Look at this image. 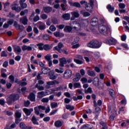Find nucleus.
<instances>
[{"label": "nucleus", "instance_id": "20", "mask_svg": "<svg viewBox=\"0 0 129 129\" xmlns=\"http://www.w3.org/2000/svg\"><path fill=\"white\" fill-rule=\"evenodd\" d=\"M71 17V15L69 13H66L62 15V18L65 21H69V20H70Z\"/></svg>", "mask_w": 129, "mask_h": 129}, {"label": "nucleus", "instance_id": "15", "mask_svg": "<svg viewBox=\"0 0 129 129\" xmlns=\"http://www.w3.org/2000/svg\"><path fill=\"white\" fill-rule=\"evenodd\" d=\"M98 24V19L96 18H94L91 20V25L93 27H95Z\"/></svg>", "mask_w": 129, "mask_h": 129}, {"label": "nucleus", "instance_id": "50", "mask_svg": "<svg viewBox=\"0 0 129 129\" xmlns=\"http://www.w3.org/2000/svg\"><path fill=\"white\" fill-rule=\"evenodd\" d=\"M62 89V86H59L58 87H56L55 88V90L54 89H51V91H53V92H54V91H60V90H61Z\"/></svg>", "mask_w": 129, "mask_h": 129}, {"label": "nucleus", "instance_id": "11", "mask_svg": "<svg viewBox=\"0 0 129 129\" xmlns=\"http://www.w3.org/2000/svg\"><path fill=\"white\" fill-rule=\"evenodd\" d=\"M23 111L25 112V114L29 116V115H31V113L34 111V109L33 108L28 109L24 108H23Z\"/></svg>", "mask_w": 129, "mask_h": 129}, {"label": "nucleus", "instance_id": "41", "mask_svg": "<svg viewBox=\"0 0 129 129\" xmlns=\"http://www.w3.org/2000/svg\"><path fill=\"white\" fill-rule=\"evenodd\" d=\"M109 13H112L114 11V7H111V5H108L107 7Z\"/></svg>", "mask_w": 129, "mask_h": 129}, {"label": "nucleus", "instance_id": "42", "mask_svg": "<svg viewBox=\"0 0 129 129\" xmlns=\"http://www.w3.org/2000/svg\"><path fill=\"white\" fill-rule=\"evenodd\" d=\"M93 83L94 85H98V83H99V79L95 78L93 81Z\"/></svg>", "mask_w": 129, "mask_h": 129}, {"label": "nucleus", "instance_id": "54", "mask_svg": "<svg viewBox=\"0 0 129 129\" xmlns=\"http://www.w3.org/2000/svg\"><path fill=\"white\" fill-rule=\"evenodd\" d=\"M118 6H119V8H120V9H123L125 8V5L123 3H120V4H119Z\"/></svg>", "mask_w": 129, "mask_h": 129}, {"label": "nucleus", "instance_id": "43", "mask_svg": "<svg viewBox=\"0 0 129 129\" xmlns=\"http://www.w3.org/2000/svg\"><path fill=\"white\" fill-rule=\"evenodd\" d=\"M66 108L71 111L74 109V106H71V105H66Z\"/></svg>", "mask_w": 129, "mask_h": 129}, {"label": "nucleus", "instance_id": "18", "mask_svg": "<svg viewBox=\"0 0 129 129\" xmlns=\"http://www.w3.org/2000/svg\"><path fill=\"white\" fill-rule=\"evenodd\" d=\"M28 99H30L31 101H36V95L35 94H34V93H30V95L28 96Z\"/></svg>", "mask_w": 129, "mask_h": 129}, {"label": "nucleus", "instance_id": "2", "mask_svg": "<svg viewBox=\"0 0 129 129\" xmlns=\"http://www.w3.org/2000/svg\"><path fill=\"white\" fill-rule=\"evenodd\" d=\"M88 47L94 49H98V48L101 47V42L97 40L92 41L88 43Z\"/></svg>", "mask_w": 129, "mask_h": 129}, {"label": "nucleus", "instance_id": "6", "mask_svg": "<svg viewBox=\"0 0 129 129\" xmlns=\"http://www.w3.org/2000/svg\"><path fill=\"white\" fill-rule=\"evenodd\" d=\"M104 43L106 44H108V45H114L115 44H116V40L111 37L108 38V39H106L104 41Z\"/></svg>", "mask_w": 129, "mask_h": 129}, {"label": "nucleus", "instance_id": "17", "mask_svg": "<svg viewBox=\"0 0 129 129\" xmlns=\"http://www.w3.org/2000/svg\"><path fill=\"white\" fill-rule=\"evenodd\" d=\"M67 61H66V58L62 57L59 59V66L60 67H64V64H66Z\"/></svg>", "mask_w": 129, "mask_h": 129}, {"label": "nucleus", "instance_id": "21", "mask_svg": "<svg viewBox=\"0 0 129 129\" xmlns=\"http://www.w3.org/2000/svg\"><path fill=\"white\" fill-rule=\"evenodd\" d=\"M72 29H73L72 27L70 26H66L63 29V31L66 33H70V32L72 31Z\"/></svg>", "mask_w": 129, "mask_h": 129}, {"label": "nucleus", "instance_id": "62", "mask_svg": "<svg viewBox=\"0 0 129 129\" xmlns=\"http://www.w3.org/2000/svg\"><path fill=\"white\" fill-rule=\"evenodd\" d=\"M75 58H76V59H79L80 60H83V57L80 55H75Z\"/></svg>", "mask_w": 129, "mask_h": 129}, {"label": "nucleus", "instance_id": "38", "mask_svg": "<svg viewBox=\"0 0 129 129\" xmlns=\"http://www.w3.org/2000/svg\"><path fill=\"white\" fill-rule=\"evenodd\" d=\"M52 48V46L51 45H49V44H45L44 45L43 50H45V51H49V50H51Z\"/></svg>", "mask_w": 129, "mask_h": 129}, {"label": "nucleus", "instance_id": "44", "mask_svg": "<svg viewBox=\"0 0 129 129\" xmlns=\"http://www.w3.org/2000/svg\"><path fill=\"white\" fill-rule=\"evenodd\" d=\"M75 88H81V84L80 83H75L74 84Z\"/></svg>", "mask_w": 129, "mask_h": 129}, {"label": "nucleus", "instance_id": "5", "mask_svg": "<svg viewBox=\"0 0 129 129\" xmlns=\"http://www.w3.org/2000/svg\"><path fill=\"white\" fill-rule=\"evenodd\" d=\"M73 72L71 70H66L63 74V79H70L72 77Z\"/></svg>", "mask_w": 129, "mask_h": 129}, {"label": "nucleus", "instance_id": "32", "mask_svg": "<svg viewBox=\"0 0 129 129\" xmlns=\"http://www.w3.org/2000/svg\"><path fill=\"white\" fill-rule=\"evenodd\" d=\"M49 71H50V69L48 68H43L42 69V72L43 74H48Z\"/></svg>", "mask_w": 129, "mask_h": 129}, {"label": "nucleus", "instance_id": "22", "mask_svg": "<svg viewBox=\"0 0 129 129\" xmlns=\"http://www.w3.org/2000/svg\"><path fill=\"white\" fill-rule=\"evenodd\" d=\"M20 126L22 129H32V127L26 126L24 122H21Z\"/></svg>", "mask_w": 129, "mask_h": 129}, {"label": "nucleus", "instance_id": "31", "mask_svg": "<svg viewBox=\"0 0 129 129\" xmlns=\"http://www.w3.org/2000/svg\"><path fill=\"white\" fill-rule=\"evenodd\" d=\"M107 90L109 92L110 96L111 97H113V96H114V91L112 89H111V88H108Z\"/></svg>", "mask_w": 129, "mask_h": 129}, {"label": "nucleus", "instance_id": "16", "mask_svg": "<svg viewBox=\"0 0 129 129\" xmlns=\"http://www.w3.org/2000/svg\"><path fill=\"white\" fill-rule=\"evenodd\" d=\"M14 26L17 30H25V27L23 26L19 25L17 22H14Z\"/></svg>", "mask_w": 129, "mask_h": 129}, {"label": "nucleus", "instance_id": "3", "mask_svg": "<svg viewBox=\"0 0 129 129\" xmlns=\"http://www.w3.org/2000/svg\"><path fill=\"white\" fill-rule=\"evenodd\" d=\"M20 98V96L18 94H13L11 95L8 98H7V101L8 104H11L14 101L18 100Z\"/></svg>", "mask_w": 129, "mask_h": 129}, {"label": "nucleus", "instance_id": "55", "mask_svg": "<svg viewBox=\"0 0 129 129\" xmlns=\"http://www.w3.org/2000/svg\"><path fill=\"white\" fill-rule=\"evenodd\" d=\"M1 57H8V54H7V52H6V51H2Z\"/></svg>", "mask_w": 129, "mask_h": 129}, {"label": "nucleus", "instance_id": "36", "mask_svg": "<svg viewBox=\"0 0 129 129\" xmlns=\"http://www.w3.org/2000/svg\"><path fill=\"white\" fill-rule=\"evenodd\" d=\"M54 35L55 37H59V38H61L62 37H64V34L61 33L59 32H55L54 33Z\"/></svg>", "mask_w": 129, "mask_h": 129}, {"label": "nucleus", "instance_id": "61", "mask_svg": "<svg viewBox=\"0 0 129 129\" xmlns=\"http://www.w3.org/2000/svg\"><path fill=\"white\" fill-rule=\"evenodd\" d=\"M21 8H22V9H26V8H27V5L26 3H21L20 4Z\"/></svg>", "mask_w": 129, "mask_h": 129}, {"label": "nucleus", "instance_id": "60", "mask_svg": "<svg viewBox=\"0 0 129 129\" xmlns=\"http://www.w3.org/2000/svg\"><path fill=\"white\" fill-rule=\"evenodd\" d=\"M40 20V17H39V15H37L33 18L34 22H38Z\"/></svg>", "mask_w": 129, "mask_h": 129}, {"label": "nucleus", "instance_id": "45", "mask_svg": "<svg viewBox=\"0 0 129 129\" xmlns=\"http://www.w3.org/2000/svg\"><path fill=\"white\" fill-rule=\"evenodd\" d=\"M71 14L72 15L73 17H75V18H79V13L78 12H72Z\"/></svg>", "mask_w": 129, "mask_h": 129}, {"label": "nucleus", "instance_id": "4", "mask_svg": "<svg viewBox=\"0 0 129 129\" xmlns=\"http://www.w3.org/2000/svg\"><path fill=\"white\" fill-rule=\"evenodd\" d=\"M46 107L45 106L39 105L34 107V111L36 115H40V112H42V110H45Z\"/></svg>", "mask_w": 129, "mask_h": 129}, {"label": "nucleus", "instance_id": "59", "mask_svg": "<svg viewBox=\"0 0 129 129\" xmlns=\"http://www.w3.org/2000/svg\"><path fill=\"white\" fill-rule=\"evenodd\" d=\"M41 18L42 20H46L48 18V16L45 14H43L41 15Z\"/></svg>", "mask_w": 129, "mask_h": 129}, {"label": "nucleus", "instance_id": "46", "mask_svg": "<svg viewBox=\"0 0 129 129\" xmlns=\"http://www.w3.org/2000/svg\"><path fill=\"white\" fill-rule=\"evenodd\" d=\"M76 94H81L82 95H84V93L82 92V90L81 89H78L76 91Z\"/></svg>", "mask_w": 129, "mask_h": 129}, {"label": "nucleus", "instance_id": "52", "mask_svg": "<svg viewBox=\"0 0 129 129\" xmlns=\"http://www.w3.org/2000/svg\"><path fill=\"white\" fill-rule=\"evenodd\" d=\"M42 102L44 103H48L49 102V98H43L41 100Z\"/></svg>", "mask_w": 129, "mask_h": 129}, {"label": "nucleus", "instance_id": "28", "mask_svg": "<svg viewBox=\"0 0 129 129\" xmlns=\"http://www.w3.org/2000/svg\"><path fill=\"white\" fill-rule=\"evenodd\" d=\"M49 79H50L51 80H54L56 79V78H57V77L55 76V75L54 74V73L50 72L49 74Z\"/></svg>", "mask_w": 129, "mask_h": 129}, {"label": "nucleus", "instance_id": "58", "mask_svg": "<svg viewBox=\"0 0 129 129\" xmlns=\"http://www.w3.org/2000/svg\"><path fill=\"white\" fill-rule=\"evenodd\" d=\"M52 23L54 24V25H57L58 24V20L56 18H53L52 19Z\"/></svg>", "mask_w": 129, "mask_h": 129}, {"label": "nucleus", "instance_id": "23", "mask_svg": "<svg viewBox=\"0 0 129 129\" xmlns=\"http://www.w3.org/2000/svg\"><path fill=\"white\" fill-rule=\"evenodd\" d=\"M52 10H53L52 7H43L44 12L45 13H46L47 14H48V13H50V12H51Z\"/></svg>", "mask_w": 129, "mask_h": 129}, {"label": "nucleus", "instance_id": "25", "mask_svg": "<svg viewBox=\"0 0 129 129\" xmlns=\"http://www.w3.org/2000/svg\"><path fill=\"white\" fill-rule=\"evenodd\" d=\"M87 73H88V75H89V76H91L92 77H94L96 75L95 72H94V71H93L91 70H88Z\"/></svg>", "mask_w": 129, "mask_h": 129}, {"label": "nucleus", "instance_id": "33", "mask_svg": "<svg viewBox=\"0 0 129 129\" xmlns=\"http://www.w3.org/2000/svg\"><path fill=\"white\" fill-rule=\"evenodd\" d=\"M93 128V126L87 124L84 125L82 127V129H92Z\"/></svg>", "mask_w": 129, "mask_h": 129}, {"label": "nucleus", "instance_id": "1", "mask_svg": "<svg viewBox=\"0 0 129 129\" xmlns=\"http://www.w3.org/2000/svg\"><path fill=\"white\" fill-rule=\"evenodd\" d=\"M99 30L103 35H107L108 33L111 34V27L110 26L101 25L99 27Z\"/></svg>", "mask_w": 129, "mask_h": 129}, {"label": "nucleus", "instance_id": "47", "mask_svg": "<svg viewBox=\"0 0 129 129\" xmlns=\"http://www.w3.org/2000/svg\"><path fill=\"white\" fill-rule=\"evenodd\" d=\"M21 116H22V113L19 111H16L15 113V117L17 118H20Z\"/></svg>", "mask_w": 129, "mask_h": 129}, {"label": "nucleus", "instance_id": "49", "mask_svg": "<svg viewBox=\"0 0 129 129\" xmlns=\"http://www.w3.org/2000/svg\"><path fill=\"white\" fill-rule=\"evenodd\" d=\"M91 92H92V89L90 87L87 90H85V93H91Z\"/></svg>", "mask_w": 129, "mask_h": 129}, {"label": "nucleus", "instance_id": "7", "mask_svg": "<svg viewBox=\"0 0 129 129\" xmlns=\"http://www.w3.org/2000/svg\"><path fill=\"white\" fill-rule=\"evenodd\" d=\"M59 82L54 80V81H48L46 82V85L45 86L46 88H50L51 87V86L52 85H57L59 84Z\"/></svg>", "mask_w": 129, "mask_h": 129}, {"label": "nucleus", "instance_id": "39", "mask_svg": "<svg viewBox=\"0 0 129 129\" xmlns=\"http://www.w3.org/2000/svg\"><path fill=\"white\" fill-rule=\"evenodd\" d=\"M19 84L20 86H26L27 85V82H26V79H23L20 82Z\"/></svg>", "mask_w": 129, "mask_h": 129}, {"label": "nucleus", "instance_id": "9", "mask_svg": "<svg viewBox=\"0 0 129 129\" xmlns=\"http://www.w3.org/2000/svg\"><path fill=\"white\" fill-rule=\"evenodd\" d=\"M12 10L13 11H16L17 13H20L22 11V8L17 4H13L12 5Z\"/></svg>", "mask_w": 129, "mask_h": 129}, {"label": "nucleus", "instance_id": "12", "mask_svg": "<svg viewBox=\"0 0 129 129\" xmlns=\"http://www.w3.org/2000/svg\"><path fill=\"white\" fill-rule=\"evenodd\" d=\"M62 48H63V44L61 42L59 43L58 45L54 47V49L58 51L59 53H62L63 50H62Z\"/></svg>", "mask_w": 129, "mask_h": 129}, {"label": "nucleus", "instance_id": "40", "mask_svg": "<svg viewBox=\"0 0 129 129\" xmlns=\"http://www.w3.org/2000/svg\"><path fill=\"white\" fill-rule=\"evenodd\" d=\"M35 87L37 88L40 91L44 90V89H45L43 86H41V85L39 84H36Z\"/></svg>", "mask_w": 129, "mask_h": 129}, {"label": "nucleus", "instance_id": "29", "mask_svg": "<svg viewBox=\"0 0 129 129\" xmlns=\"http://www.w3.org/2000/svg\"><path fill=\"white\" fill-rule=\"evenodd\" d=\"M31 120H32L33 124H36V125H39V122H38V121H37V118H36V116H33Z\"/></svg>", "mask_w": 129, "mask_h": 129}, {"label": "nucleus", "instance_id": "19", "mask_svg": "<svg viewBox=\"0 0 129 129\" xmlns=\"http://www.w3.org/2000/svg\"><path fill=\"white\" fill-rule=\"evenodd\" d=\"M14 51L16 53V54H20L22 52V49L20 46H15L14 47Z\"/></svg>", "mask_w": 129, "mask_h": 129}, {"label": "nucleus", "instance_id": "35", "mask_svg": "<svg viewBox=\"0 0 129 129\" xmlns=\"http://www.w3.org/2000/svg\"><path fill=\"white\" fill-rule=\"evenodd\" d=\"M50 106H51V108L52 109L54 108H56L58 107V103L55 102H51L50 103Z\"/></svg>", "mask_w": 129, "mask_h": 129}, {"label": "nucleus", "instance_id": "63", "mask_svg": "<svg viewBox=\"0 0 129 129\" xmlns=\"http://www.w3.org/2000/svg\"><path fill=\"white\" fill-rule=\"evenodd\" d=\"M9 79L11 81V82H14L15 81V77L13 75L10 76Z\"/></svg>", "mask_w": 129, "mask_h": 129}, {"label": "nucleus", "instance_id": "30", "mask_svg": "<svg viewBox=\"0 0 129 129\" xmlns=\"http://www.w3.org/2000/svg\"><path fill=\"white\" fill-rule=\"evenodd\" d=\"M36 46H38L39 50H40V51H43V50H44V44L43 43H38L36 44Z\"/></svg>", "mask_w": 129, "mask_h": 129}, {"label": "nucleus", "instance_id": "27", "mask_svg": "<svg viewBox=\"0 0 129 129\" xmlns=\"http://www.w3.org/2000/svg\"><path fill=\"white\" fill-rule=\"evenodd\" d=\"M44 96H46V94H45V92H39L37 93V97L38 98H42L44 97Z\"/></svg>", "mask_w": 129, "mask_h": 129}, {"label": "nucleus", "instance_id": "57", "mask_svg": "<svg viewBox=\"0 0 129 129\" xmlns=\"http://www.w3.org/2000/svg\"><path fill=\"white\" fill-rule=\"evenodd\" d=\"M64 103H67V104L71 102V100L67 98H64Z\"/></svg>", "mask_w": 129, "mask_h": 129}, {"label": "nucleus", "instance_id": "26", "mask_svg": "<svg viewBox=\"0 0 129 129\" xmlns=\"http://www.w3.org/2000/svg\"><path fill=\"white\" fill-rule=\"evenodd\" d=\"M55 72H56V73H58L59 74H62V73H64V69H63V68L55 69Z\"/></svg>", "mask_w": 129, "mask_h": 129}, {"label": "nucleus", "instance_id": "53", "mask_svg": "<svg viewBox=\"0 0 129 129\" xmlns=\"http://www.w3.org/2000/svg\"><path fill=\"white\" fill-rule=\"evenodd\" d=\"M49 30H50V31H52V32H54L56 31V27H55V26L52 25L49 27Z\"/></svg>", "mask_w": 129, "mask_h": 129}, {"label": "nucleus", "instance_id": "8", "mask_svg": "<svg viewBox=\"0 0 129 129\" xmlns=\"http://www.w3.org/2000/svg\"><path fill=\"white\" fill-rule=\"evenodd\" d=\"M35 47V45L33 44L30 45V46L23 45L22 46V49L23 51H32L33 47Z\"/></svg>", "mask_w": 129, "mask_h": 129}, {"label": "nucleus", "instance_id": "37", "mask_svg": "<svg viewBox=\"0 0 129 129\" xmlns=\"http://www.w3.org/2000/svg\"><path fill=\"white\" fill-rule=\"evenodd\" d=\"M74 61L76 63V64H78L79 65H82L84 62L82 60H80V59H77L76 58H74Z\"/></svg>", "mask_w": 129, "mask_h": 129}, {"label": "nucleus", "instance_id": "34", "mask_svg": "<svg viewBox=\"0 0 129 129\" xmlns=\"http://www.w3.org/2000/svg\"><path fill=\"white\" fill-rule=\"evenodd\" d=\"M44 59L46 60V61H51L52 60V55L51 54H48L44 56Z\"/></svg>", "mask_w": 129, "mask_h": 129}, {"label": "nucleus", "instance_id": "64", "mask_svg": "<svg viewBox=\"0 0 129 129\" xmlns=\"http://www.w3.org/2000/svg\"><path fill=\"white\" fill-rule=\"evenodd\" d=\"M58 111V109H55L52 110L49 114V115H54V114H56V112Z\"/></svg>", "mask_w": 129, "mask_h": 129}, {"label": "nucleus", "instance_id": "14", "mask_svg": "<svg viewBox=\"0 0 129 129\" xmlns=\"http://www.w3.org/2000/svg\"><path fill=\"white\" fill-rule=\"evenodd\" d=\"M20 22L23 25H28V18L27 16H25L20 19Z\"/></svg>", "mask_w": 129, "mask_h": 129}, {"label": "nucleus", "instance_id": "10", "mask_svg": "<svg viewBox=\"0 0 129 129\" xmlns=\"http://www.w3.org/2000/svg\"><path fill=\"white\" fill-rule=\"evenodd\" d=\"M37 24L38 26V29L41 31H43V30H45V29H46V24L43 22L39 21L37 23Z\"/></svg>", "mask_w": 129, "mask_h": 129}, {"label": "nucleus", "instance_id": "56", "mask_svg": "<svg viewBox=\"0 0 129 129\" xmlns=\"http://www.w3.org/2000/svg\"><path fill=\"white\" fill-rule=\"evenodd\" d=\"M69 116V114L68 113H64L62 115V118L63 119H67V118H68Z\"/></svg>", "mask_w": 129, "mask_h": 129}, {"label": "nucleus", "instance_id": "51", "mask_svg": "<svg viewBox=\"0 0 129 129\" xmlns=\"http://www.w3.org/2000/svg\"><path fill=\"white\" fill-rule=\"evenodd\" d=\"M81 82H82V83L83 84H84V83H87V79L86 78H82L81 79Z\"/></svg>", "mask_w": 129, "mask_h": 129}, {"label": "nucleus", "instance_id": "48", "mask_svg": "<svg viewBox=\"0 0 129 129\" xmlns=\"http://www.w3.org/2000/svg\"><path fill=\"white\" fill-rule=\"evenodd\" d=\"M43 39H44L45 41H48V40L50 39V36L47 34H44L43 36Z\"/></svg>", "mask_w": 129, "mask_h": 129}, {"label": "nucleus", "instance_id": "24", "mask_svg": "<svg viewBox=\"0 0 129 129\" xmlns=\"http://www.w3.org/2000/svg\"><path fill=\"white\" fill-rule=\"evenodd\" d=\"M63 123L60 120H57L54 122V125L56 127H60L62 126Z\"/></svg>", "mask_w": 129, "mask_h": 129}, {"label": "nucleus", "instance_id": "13", "mask_svg": "<svg viewBox=\"0 0 129 129\" xmlns=\"http://www.w3.org/2000/svg\"><path fill=\"white\" fill-rule=\"evenodd\" d=\"M86 10L92 13V10H93V5L90 4H87L86 5L85 7Z\"/></svg>", "mask_w": 129, "mask_h": 129}]
</instances>
